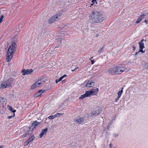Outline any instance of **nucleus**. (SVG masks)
I'll use <instances>...</instances> for the list:
<instances>
[{
    "instance_id": "obj_39",
    "label": "nucleus",
    "mask_w": 148,
    "mask_h": 148,
    "mask_svg": "<svg viewBox=\"0 0 148 148\" xmlns=\"http://www.w3.org/2000/svg\"><path fill=\"white\" fill-rule=\"evenodd\" d=\"M147 14H148V12L147 13Z\"/></svg>"
},
{
    "instance_id": "obj_27",
    "label": "nucleus",
    "mask_w": 148,
    "mask_h": 148,
    "mask_svg": "<svg viewBox=\"0 0 148 148\" xmlns=\"http://www.w3.org/2000/svg\"><path fill=\"white\" fill-rule=\"evenodd\" d=\"M29 143V141H28L27 140L24 143V145H27Z\"/></svg>"
},
{
    "instance_id": "obj_16",
    "label": "nucleus",
    "mask_w": 148,
    "mask_h": 148,
    "mask_svg": "<svg viewBox=\"0 0 148 148\" xmlns=\"http://www.w3.org/2000/svg\"><path fill=\"white\" fill-rule=\"evenodd\" d=\"M145 17V15L143 14L140 15L136 22V23H138L140 21Z\"/></svg>"
},
{
    "instance_id": "obj_20",
    "label": "nucleus",
    "mask_w": 148,
    "mask_h": 148,
    "mask_svg": "<svg viewBox=\"0 0 148 148\" xmlns=\"http://www.w3.org/2000/svg\"><path fill=\"white\" fill-rule=\"evenodd\" d=\"M123 88H121V90L119 91V92L117 93L118 96L119 97H121V95L123 93Z\"/></svg>"
},
{
    "instance_id": "obj_36",
    "label": "nucleus",
    "mask_w": 148,
    "mask_h": 148,
    "mask_svg": "<svg viewBox=\"0 0 148 148\" xmlns=\"http://www.w3.org/2000/svg\"><path fill=\"white\" fill-rule=\"evenodd\" d=\"M148 21L147 20H145V22L146 23H148Z\"/></svg>"
},
{
    "instance_id": "obj_15",
    "label": "nucleus",
    "mask_w": 148,
    "mask_h": 148,
    "mask_svg": "<svg viewBox=\"0 0 148 148\" xmlns=\"http://www.w3.org/2000/svg\"><path fill=\"white\" fill-rule=\"evenodd\" d=\"M94 85V82L92 81H89L87 83L86 86L87 87H90L93 86Z\"/></svg>"
},
{
    "instance_id": "obj_28",
    "label": "nucleus",
    "mask_w": 148,
    "mask_h": 148,
    "mask_svg": "<svg viewBox=\"0 0 148 148\" xmlns=\"http://www.w3.org/2000/svg\"><path fill=\"white\" fill-rule=\"evenodd\" d=\"M113 136L114 137H117L118 136V134H113Z\"/></svg>"
},
{
    "instance_id": "obj_35",
    "label": "nucleus",
    "mask_w": 148,
    "mask_h": 148,
    "mask_svg": "<svg viewBox=\"0 0 148 148\" xmlns=\"http://www.w3.org/2000/svg\"><path fill=\"white\" fill-rule=\"evenodd\" d=\"M145 65L146 66V68L148 69V64H146Z\"/></svg>"
},
{
    "instance_id": "obj_7",
    "label": "nucleus",
    "mask_w": 148,
    "mask_h": 148,
    "mask_svg": "<svg viewBox=\"0 0 148 148\" xmlns=\"http://www.w3.org/2000/svg\"><path fill=\"white\" fill-rule=\"evenodd\" d=\"M146 40L144 39H142L140 42H139L138 44L139 46V52H141L142 53H145V51H143V49L145 48L144 43L145 42Z\"/></svg>"
},
{
    "instance_id": "obj_4",
    "label": "nucleus",
    "mask_w": 148,
    "mask_h": 148,
    "mask_svg": "<svg viewBox=\"0 0 148 148\" xmlns=\"http://www.w3.org/2000/svg\"><path fill=\"white\" fill-rule=\"evenodd\" d=\"M13 81L12 78H10L6 81L2 82L0 85V88L10 87L11 86Z\"/></svg>"
},
{
    "instance_id": "obj_8",
    "label": "nucleus",
    "mask_w": 148,
    "mask_h": 148,
    "mask_svg": "<svg viewBox=\"0 0 148 148\" xmlns=\"http://www.w3.org/2000/svg\"><path fill=\"white\" fill-rule=\"evenodd\" d=\"M60 14H58L50 18L49 19V23H51L53 22H54L55 21L58 20L60 18Z\"/></svg>"
},
{
    "instance_id": "obj_13",
    "label": "nucleus",
    "mask_w": 148,
    "mask_h": 148,
    "mask_svg": "<svg viewBox=\"0 0 148 148\" xmlns=\"http://www.w3.org/2000/svg\"><path fill=\"white\" fill-rule=\"evenodd\" d=\"M84 121V119L82 117H78L74 119V121L75 123L78 124L82 123Z\"/></svg>"
},
{
    "instance_id": "obj_5",
    "label": "nucleus",
    "mask_w": 148,
    "mask_h": 148,
    "mask_svg": "<svg viewBox=\"0 0 148 148\" xmlns=\"http://www.w3.org/2000/svg\"><path fill=\"white\" fill-rule=\"evenodd\" d=\"M7 103V100L4 98L0 97V113L1 111L5 110Z\"/></svg>"
},
{
    "instance_id": "obj_9",
    "label": "nucleus",
    "mask_w": 148,
    "mask_h": 148,
    "mask_svg": "<svg viewBox=\"0 0 148 148\" xmlns=\"http://www.w3.org/2000/svg\"><path fill=\"white\" fill-rule=\"evenodd\" d=\"M101 110L100 109H97L95 110L92 111L91 113V117H94L98 115L101 113Z\"/></svg>"
},
{
    "instance_id": "obj_32",
    "label": "nucleus",
    "mask_w": 148,
    "mask_h": 148,
    "mask_svg": "<svg viewBox=\"0 0 148 148\" xmlns=\"http://www.w3.org/2000/svg\"><path fill=\"white\" fill-rule=\"evenodd\" d=\"M109 147L111 148H112V144L111 143L109 145Z\"/></svg>"
},
{
    "instance_id": "obj_12",
    "label": "nucleus",
    "mask_w": 148,
    "mask_h": 148,
    "mask_svg": "<svg viewBox=\"0 0 148 148\" xmlns=\"http://www.w3.org/2000/svg\"><path fill=\"white\" fill-rule=\"evenodd\" d=\"M40 123V122H38L36 121H34L32 124L31 127L30 128V130L32 131L36 126Z\"/></svg>"
},
{
    "instance_id": "obj_6",
    "label": "nucleus",
    "mask_w": 148,
    "mask_h": 148,
    "mask_svg": "<svg viewBox=\"0 0 148 148\" xmlns=\"http://www.w3.org/2000/svg\"><path fill=\"white\" fill-rule=\"evenodd\" d=\"M43 82L44 81L42 79L38 80L32 86L31 88L32 89H34L42 85L43 84Z\"/></svg>"
},
{
    "instance_id": "obj_38",
    "label": "nucleus",
    "mask_w": 148,
    "mask_h": 148,
    "mask_svg": "<svg viewBox=\"0 0 148 148\" xmlns=\"http://www.w3.org/2000/svg\"><path fill=\"white\" fill-rule=\"evenodd\" d=\"M59 40H60V42H61V39L60 38L59 39Z\"/></svg>"
},
{
    "instance_id": "obj_33",
    "label": "nucleus",
    "mask_w": 148,
    "mask_h": 148,
    "mask_svg": "<svg viewBox=\"0 0 148 148\" xmlns=\"http://www.w3.org/2000/svg\"><path fill=\"white\" fill-rule=\"evenodd\" d=\"M78 68H79L78 67H77V68H76L75 69H73V70L72 69V71H75L77 69H78Z\"/></svg>"
},
{
    "instance_id": "obj_26",
    "label": "nucleus",
    "mask_w": 148,
    "mask_h": 148,
    "mask_svg": "<svg viewBox=\"0 0 148 148\" xmlns=\"http://www.w3.org/2000/svg\"><path fill=\"white\" fill-rule=\"evenodd\" d=\"M43 91H42V90H40L38 92V94L40 95H41V94H42L43 92Z\"/></svg>"
},
{
    "instance_id": "obj_3",
    "label": "nucleus",
    "mask_w": 148,
    "mask_h": 148,
    "mask_svg": "<svg viewBox=\"0 0 148 148\" xmlns=\"http://www.w3.org/2000/svg\"><path fill=\"white\" fill-rule=\"evenodd\" d=\"M16 45L14 42L12 41L8 48L7 53L6 60L8 62L10 61L12 59L14 53L15 52Z\"/></svg>"
},
{
    "instance_id": "obj_21",
    "label": "nucleus",
    "mask_w": 148,
    "mask_h": 148,
    "mask_svg": "<svg viewBox=\"0 0 148 148\" xmlns=\"http://www.w3.org/2000/svg\"><path fill=\"white\" fill-rule=\"evenodd\" d=\"M34 138V136L33 135L31 137H30L27 140L30 142L33 140Z\"/></svg>"
},
{
    "instance_id": "obj_30",
    "label": "nucleus",
    "mask_w": 148,
    "mask_h": 148,
    "mask_svg": "<svg viewBox=\"0 0 148 148\" xmlns=\"http://www.w3.org/2000/svg\"><path fill=\"white\" fill-rule=\"evenodd\" d=\"M35 96H36V97H37L40 96V95L38 94V92L37 93H36L35 94Z\"/></svg>"
},
{
    "instance_id": "obj_25",
    "label": "nucleus",
    "mask_w": 148,
    "mask_h": 148,
    "mask_svg": "<svg viewBox=\"0 0 148 148\" xmlns=\"http://www.w3.org/2000/svg\"><path fill=\"white\" fill-rule=\"evenodd\" d=\"M95 2H96V3H97L96 1L95 0H93L92 1V3H91V5H94V3H95Z\"/></svg>"
},
{
    "instance_id": "obj_29",
    "label": "nucleus",
    "mask_w": 148,
    "mask_h": 148,
    "mask_svg": "<svg viewBox=\"0 0 148 148\" xmlns=\"http://www.w3.org/2000/svg\"><path fill=\"white\" fill-rule=\"evenodd\" d=\"M120 97L117 96V97L115 99V101L117 102L119 99Z\"/></svg>"
},
{
    "instance_id": "obj_1",
    "label": "nucleus",
    "mask_w": 148,
    "mask_h": 148,
    "mask_svg": "<svg viewBox=\"0 0 148 148\" xmlns=\"http://www.w3.org/2000/svg\"><path fill=\"white\" fill-rule=\"evenodd\" d=\"M89 17L90 20L95 23H101L105 19L103 13L101 12H92Z\"/></svg>"
},
{
    "instance_id": "obj_10",
    "label": "nucleus",
    "mask_w": 148,
    "mask_h": 148,
    "mask_svg": "<svg viewBox=\"0 0 148 148\" xmlns=\"http://www.w3.org/2000/svg\"><path fill=\"white\" fill-rule=\"evenodd\" d=\"M33 71V70L32 69H28L27 70L24 69L22 71L23 75H30Z\"/></svg>"
},
{
    "instance_id": "obj_37",
    "label": "nucleus",
    "mask_w": 148,
    "mask_h": 148,
    "mask_svg": "<svg viewBox=\"0 0 148 148\" xmlns=\"http://www.w3.org/2000/svg\"><path fill=\"white\" fill-rule=\"evenodd\" d=\"M3 146H1L0 145V148H3Z\"/></svg>"
},
{
    "instance_id": "obj_18",
    "label": "nucleus",
    "mask_w": 148,
    "mask_h": 148,
    "mask_svg": "<svg viewBox=\"0 0 148 148\" xmlns=\"http://www.w3.org/2000/svg\"><path fill=\"white\" fill-rule=\"evenodd\" d=\"M47 130V128L43 130L41 132L40 134V137L41 138L43 136L46 134Z\"/></svg>"
},
{
    "instance_id": "obj_31",
    "label": "nucleus",
    "mask_w": 148,
    "mask_h": 148,
    "mask_svg": "<svg viewBox=\"0 0 148 148\" xmlns=\"http://www.w3.org/2000/svg\"><path fill=\"white\" fill-rule=\"evenodd\" d=\"M103 50V49L102 48H101L99 51H98V52L99 53H100L102 51V50Z\"/></svg>"
},
{
    "instance_id": "obj_11",
    "label": "nucleus",
    "mask_w": 148,
    "mask_h": 148,
    "mask_svg": "<svg viewBox=\"0 0 148 148\" xmlns=\"http://www.w3.org/2000/svg\"><path fill=\"white\" fill-rule=\"evenodd\" d=\"M98 88H97L95 89L90 90L88 91L90 96L91 95H96L98 92Z\"/></svg>"
},
{
    "instance_id": "obj_22",
    "label": "nucleus",
    "mask_w": 148,
    "mask_h": 148,
    "mask_svg": "<svg viewBox=\"0 0 148 148\" xmlns=\"http://www.w3.org/2000/svg\"><path fill=\"white\" fill-rule=\"evenodd\" d=\"M63 113H58L54 115L55 117H58L60 116H62L63 115Z\"/></svg>"
},
{
    "instance_id": "obj_34",
    "label": "nucleus",
    "mask_w": 148,
    "mask_h": 148,
    "mask_svg": "<svg viewBox=\"0 0 148 148\" xmlns=\"http://www.w3.org/2000/svg\"><path fill=\"white\" fill-rule=\"evenodd\" d=\"M91 64H93L94 63V61L93 60H91Z\"/></svg>"
},
{
    "instance_id": "obj_17",
    "label": "nucleus",
    "mask_w": 148,
    "mask_h": 148,
    "mask_svg": "<svg viewBox=\"0 0 148 148\" xmlns=\"http://www.w3.org/2000/svg\"><path fill=\"white\" fill-rule=\"evenodd\" d=\"M9 109L10 111H11V112H12V113H13V115L12 116H9L8 117V118L9 119H10L12 117H13L14 116V115H15V114H14V112H16V110H13V109L12 108V107L11 106H9Z\"/></svg>"
},
{
    "instance_id": "obj_14",
    "label": "nucleus",
    "mask_w": 148,
    "mask_h": 148,
    "mask_svg": "<svg viewBox=\"0 0 148 148\" xmlns=\"http://www.w3.org/2000/svg\"><path fill=\"white\" fill-rule=\"evenodd\" d=\"M90 96L89 95V94L88 92V91H86L85 92V93L83 95H81L80 97H79V99L82 100L84 98L87 97H90Z\"/></svg>"
},
{
    "instance_id": "obj_19",
    "label": "nucleus",
    "mask_w": 148,
    "mask_h": 148,
    "mask_svg": "<svg viewBox=\"0 0 148 148\" xmlns=\"http://www.w3.org/2000/svg\"><path fill=\"white\" fill-rule=\"evenodd\" d=\"M66 75H64L63 76L60 77L59 79H56V83H58L64 77H66Z\"/></svg>"
},
{
    "instance_id": "obj_2",
    "label": "nucleus",
    "mask_w": 148,
    "mask_h": 148,
    "mask_svg": "<svg viewBox=\"0 0 148 148\" xmlns=\"http://www.w3.org/2000/svg\"><path fill=\"white\" fill-rule=\"evenodd\" d=\"M128 70L129 69L125 67L117 66L109 69L108 70V72L112 75H118L121 74L123 72H127Z\"/></svg>"
},
{
    "instance_id": "obj_23",
    "label": "nucleus",
    "mask_w": 148,
    "mask_h": 148,
    "mask_svg": "<svg viewBox=\"0 0 148 148\" xmlns=\"http://www.w3.org/2000/svg\"><path fill=\"white\" fill-rule=\"evenodd\" d=\"M55 118V116L54 115H51L49 116L48 118L49 119H53Z\"/></svg>"
},
{
    "instance_id": "obj_24",
    "label": "nucleus",
    "mask_w": 148,
    "mask_h": 148,
    "mask_svg": "<svg viewBox=\"0 0 148 148\" xmlns=\"http://www.w3.org/2000/svg\"><path fill=\"white\" fill-rule=\"evenodd\" d=\"M4 18V16L3 15H1L0 17V23L2 22L3 21V19Z\"/></svg>"
}]
</instances>
